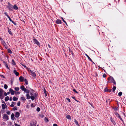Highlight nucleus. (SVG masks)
<instances>
[{
    "label": "nucleus",
    "mask_w": 126,
    "mask_h": 126,
    "mask_svg": "<svg viewBox=\"0 0 126 126\" xmlns=\"http://www.w3.org/2000/svg\"><path fill=\"white\" fill-rule=\"evenodd\" d=\"M8 5H7L6 8L7 9L10 11H13V5L9 2L8 3Z\"/></svg>",
    "instance_id": "f257e3e1"
},
{
    "label": "nucleus",
    "mask_w": 126,
    "mask_h": 126,
    "mask_svg": "<svg viewBox=\"0 0 126 126\" xmlns=\"http://www.w3.org/2000/svg\"><path fill=\"white\" fill-rule=\"evenodd\" d=\"M30 72L31 75L32 76V78L34 79L36 77V76L35 73L31 70L30 71Z\"/></svg>",
    "instance_id": "f03ea898"
},
{
    "label": "nucleus",
    "mask_w": 126,
    "mask_h": 126,
    "mask_svg": "<svg viewBox=\"0 0 126 126\" xmlns=\"http://www.w3.org/2000/svg\"><path fill=\"white\" fill-rule=\"evenodd\" d=\"M114 114L115 115H116V116L117 117H118L121 120L123 121V120L122 118L121 117V116H120L116 112H115L114 113Z\"/></svg>",
    "instance_id": "7ed1b4c3"
},
{
    "label": "nucleus",
    "mask_w": 126,
    "mask_h": 126,
    "mask_svg": "<svg viewBox=\"0 0 126 126\" xmlns=\"http://www.w3.org/2000/svg\"><path fill=\"white\" fill-rule=\"evenodd\" d=\"M3 90L2 89H0V98L1 99L3 98V97L1 98V97H2V94H3Z\"/></svg>",
    "instance_id": "20e7f679"
},
{
    "label": "nucleus",
    "mask_w": 126,
    "mask_h": 126,
    "mask_svg": "<svg viewBox=\"0 0 126 126\" xmlns=\"http://www.w3.org/2000/svg\"><path fill=\"white\" fill-rule=\"evenodd\" d=\"M34 42V43L36 44L38 46H39L40 45V43L38 41L36 40L35 38H34L33 39Z\"/></svg>",
    "instance_id": "39448f33"
},
{
    "label": "nucleus",
    "mask_w": 126,
    "mask_h": 126,
    "mask_svg": "<svg viewBox=\"0 0 126 126\" xmlns=\"http://www.w3.org/2000/svg\"><path fill=\"white\" fill-rule=\"evenodd\" d=\"M9 19V20L11 22H12L13 24H14L15 25H17L16 23V22H15L14 21H13L11 18L10 17H9V16L7 17Z\"/></svg>",
    "instance_id": "423d86ee"
},
{
    "label": "nucleus",
    "mask_w": 126,
    "mask_h": 126,
    "mask_svg": "<svg viewBox=\"0 0 126 126\" xmlns=\"http://www.w3.org/2000/svg\"><path fill=\"white\" fill-rule=\"evenodd\" d=\"M9 19V20L11 22H12L13 24H14L15 25H17L16 23V22H15L14 21H13L11 18L10 17H9V16L7 17Z\"/></svg>",
    "instance_id": "0eeeda50"
},
{
    "label": "nucleus",
    "mask_w": 126,
    "mask_h": 126,
    "mask_svg": "<svg viewBox=\"0 0 126 126\" xmlns=\"http://www.w3.org/2000/svg\"><path fill=\"white\" fill-rule=\"evenodd\" d=\"M36 96V94H34V95L32 96V95H31L30 96V98L32 100H33L35 98Z\"/></svg>",
    "instance_id": "6e6552de"
},
{
    "label": "nucleus",
    "mask_w": 126,
    "mask_h": 126,
    "mask_svg": "<svg viewBox=\"0 0 126 126\" xmlns=\"http://www.w3.org/2000/svg\"><path fill=\"white\" fill-rule=\"evenodd\" d=\"M56 23L58 24H61L62 22L61 20L57 19L56 21Z\"/></svg>",
    "instance_id": "1a4fd4ad"
},
{
    "label": "nucleus",
    "mask_w": 126,
    "mask_h": 126,
    "mask_svg": "<svg viewBox=\"0 0 126 126\" xmlns=\"http://www.w3.org/2000/svg\"><path fill=\"white\" fill-rule=\"evenodd\" d=\"M3 118L4 119H5L6 120H7L8 119V117L7 115L6 114L4 115L3 116Z\"/></svg>",
    "instance_id": "9d476101"
},
{
    "label": "nucleus",
    "mask_w": 126,
    "mask_h": 126,
    "mask_svg": "<svg viewBox=\"0 0 126 126\" xmlns=\"http://www.w3.org/2000/svg\"><path fill=\"white\" fill-rule=\"evenodd\" d=\"M13 73L16 76H18L19 74V73L17 72L16 70H14L13 71Z\"/></svg>",
    "instance_id": "9b49d317"
},
{
    "label": "nucleus",
    "mask_w": 126,
    "mask_h": 126,
    "mask_svg": "<svg viewBox=\"0 0 126 126\" xmlns=\"http://www.w3.org/2000/svg\"><path fill=\"white\" fill-rule=\"evenodd\" d=\"M20 113L18 112H16L15 114V116L16 118H18L19 117Z\"/></svg>",
    "instance_id": "f8f14e48"
},
{
    "label": "nucleus",
    "mask_w": 126,
    "mask_h": 126,
    "mask_svg": "<svg viewBox=\"0 0 126 126\" xmlns=\"http://www.w3.org/2000/svg\"><path fill=\"white\" fill-rule=\"evenodd\" d=\"M13 9H14L16 10H17L18 9V7L16 5H14L13 6Z\"/></svg>",
    "instance_id": "ddd939ff"
},
{
    "label": "nucleus",
    "mask_w": 126,
    "mask_h": 126,
    "mask_svg": "<svg viewBox=\"0 0 126 126\" xmlns=\"http://www.w3.org/2000/svg\"><path fill=\"white\" fill-rule=\"evenodd\" d=\"M108 79L109 81H111V82L114 80L113 78L111 77L108 78Z\"/></svg>",
    "instance_id": "4468645a"
},
{
    "label": "nucleus",
    "mask_w": 126,
    "mask_h": 126,
    "mask_svg": "<svg viewBox=\"0 0 126 126\" xmlns=\"http://www.w3.org/2000/svg\"><path fill=\"white\" fill-rule=\"evenodd\" d=\"M10 92L11 93L12 95H13L14 94V91L12 89H10L9 90Z\"/></svg>",
    "instance_id": "2eb2a0df"
},
{
    "label": "nucleus",
    "mask_w": 126,
    "mask_h": 126,
    "mask_svg": "<svg viewBox=\"0 0 126 126\" xmlns=\"http://www.w3.org/2000/svg\"><path fill=\"white\" fill-rule=\"evenodd\" d=\"M110 121L112 122V123L114 125H115L116 124V123L115 121L114 120L112 119V118L111 117L110 118Z\"/></svg>",
    "instance_id": "dca6fc26"
},
{
    "label": "nucleus",
    "mask_w": 126,
    "mask_h": 126,
    "mask_svg": "<svg viewBox=\"0 0 126 126\" xmlns=\"http://www.w3.org/2000/svg\"><path fill=\"white\" fill-rule=\"evenodd\" d=\"M14 116L15 115L13 113H12L11 115V118L13 120L15 119V118L14 117Z\"/></svg>",
    "instance_id": "f3484780"
},
{
    "label": "nucleus",
    "mask_w": 126,
    "mask_h": 126,
    "mask_svg": "<svg viewBox=\"0 0 126 126\" xmlns=\"http://www.w3.org/2000/svg\"><path fill=\"white\" fill-rule=\"evenodd\" d=\"M85 55L88 57V59L91 62H92L93 63V62L92 61V60L91 59L90 57L86 54L85 53Z\"/></svg>",
    "instance_id": "a211bd4d"
},
{
    "label": "nucleus",
    "mask_w": 126,
    "mask_h": 126,
    "mask_svg": "<svg viewBox=\"0 0 126 126\" xmlns=\"http://www.w3.org/2000/svg\"><path fill=\"white\" fill-rule=\"evenodd\" d=\"M20 89L23 91H25V90H26V88L24 87L23 86H21L20 87Z\"/></svg>",
    "instance_id": "6ab92c4d"
},
{
    "label": "nucleus",
    "mask_w": 126,
    "mask_h": 126,
    "mask_svg": "<svg viewBox=\"0 0 126 126\" xmlns=\"http://www.w3.org/2000/svg\"><path fill=\"white\" fill-rule=\"evenodd\" d=\"M19 80L20 81L22 82L23 81V80H24V79H23L24 78L23 77L21 76L19 78Z\"/></svg>",
    "instance_id": "aec40b11"
},
{
    "label": "nucleus",
    "mask_w": 126,
    "mask_h": 126,
    "mask_svg": "<svg viewBox=\"0 0 126 126\" xmlns=\"http://www.w3.org/2000/svg\"><path fill=\"white\" fill-rule=\"evenodd\" d=\"M8 31L9 33L11 35H13V33L11 31V30L9 29H8Z\"/></svg>",
    "instance_id": "412c9836"
},
{
    "label": "nucleus",
    "mask_w": 126,
    "mask_h": 126,
    "mask_svg": "<svg viewBox=\"0 0 126 126\" xmlns=\"http://www.w3.org/2000/svg\"><path fill=\"white\" fill-rule=\"evenodd\" d=\"M0 40H1V42L2 43V44L4 45V47L5 46V45H6V44L5 42L3 40L2 38H0Z\"/></svg>",
    "instance_id": "4be33fe9"
},
{
    "label": "nucleus",
    "mask_w": 126,
    "mask_h": 126,
    "mask_svg": "<svg viewBox=\"0 0 126 126\" xmlns=\"http://www.w3.org/2000/svg\"><path fill=\"white\" fill-rule=\"evenodd\" d=\"M6 106V105H5L4 104H2V109H3L4 110L5 109V106Z\"/></svg>",
    "instance_id": "5701e85b"
},
{
    "label": "nucleus",
    "mask_w": 126,
    "mask_h": 126,
    "mask_svg": "<svg viewBox=\"0 0 126 126\" xmlns=\"http://www.w3.org/2000/svg\"><path fill=\"white\" fill-rule=\"evenodd\" d=\"M3 63L6 66L7 68L8 69H9L8 66L7 64V63L5 62H3Z\"/></svg>",
    "instance_id": "b1692460"
},
{
    "label": "nucleus",
    "mask_w": 126,
    "mask_h": 126,
    "mask_svg": "<svg viewBox=\"0 0 126 126\" xmlns=\"http://www.w3.org/2000/svg\"><path fill=\"white\" fill-rule=\"evenodd\" d=\"M66 118L69 119H71V117L69 115H67L66 116Z\"/></svg>",
    "instance_id": "393cba45"
},
{
    "label": "nucleus",
    "mask_w": 126,
    "mask_h": 126,
    "mask_svg": "<svg viewBox=\"0 0 126 126\" xmlns=\"http://www.w3.org/2000/svg\"><path fill=\"white\" fill-rule=\"evenodd\" d=\"M27 98L28 99H29L30 98V96L29 93L27 94L26 95Z\"/></svg>",
    "instance_id": "a878e982"
},
{
    "label": "nucleus",
    "mask_w": 126,
    "mask_h": 126,
    "mask_svg": "<svg viewBox=\"0 0 126 126\" xmlns=\"http://www.w3.org/2000/svg\"><path fill=\"white\" fill-rule=\"evenodd\" d=\"M18 99V98L15 96H14L13 97V100L14 101H16Z\"/></svg>",
    "instance_id": "bb28decb"
},
{
    "label": "nucleus",
    "mask_w": 126,
    "mask_h": 126,
    "mask_svg": "<svg viewBox=\"0 0 126 126\" xmlns=\"http://www.w3.org/2000/svg\"><path fill=\"white\" fill-rule=\"evenodd\" d=\"M74 122L76 125L79 126V124L78 123V122L77 121L76 119L74 120Z\"/></svg>",
    "instance_id": "cd10ccee"
},
{
    "label": "nucleus",
    "mask_w": 126,
    "mask_h": 126,
    "mask_svg": "<svg viewBox=\"0 0 126 126\" xmlns=\"http://www.w3.org/2000/svg\"><path fill=\"white\" fill-rule=\"evenodd\" d=\"M9 97L8 96H7L5 97V100L6 101H7L9 100Z\"/></svg>",
    "instance_id": "c85d7f7f"
},
{
    "label": "nucleus",
    "mask_w": 126,
    "mask_h": 126,
    "mask_svg": "<svg viewBox=\"0 0 126 126\" xmlns=\"http://www.w3.org/2000/svg\"><path fill=\"white\" fill-rule=\"evenodd\" d=\"M4 87L5 89H7L8 88L7 85L6 84L4 85Z\"/></svg>",
    "instance_id": "c756f323"
},
{
    "label": "nucleus",
    "mask_w": 126,
    "mask_h": 126,
    "mask_svg": "<svg viewBox=\"0 0 126 126\" xmlns=\"http://www.w3.org/2000/svg\"><path fill=\"white\" fill-rule=\"evenodd\" d=\"M12 63L14 65H15L16 64L14 61L13 60H12Z\"/></svg>",
    "instance_id": "7c9ffc66"
},
{
    "label": "nucleus",
    "mask_w": 126,
    "mask_h": 126,
    "mask_svg": "<svg viewBox=\"0 0 126 126\" xmlns=\"http://www.w3.org/2000/svg\"><path fill=\"white\" fill-rule=\"evenodd\" d=\"M15 90L16 91H18L19 90V88L18 87H16L15 88Z\"/></svg>",
    "instance_id": "2f4dec72"
},
{
    "label": "nucleus",
    "mask_w": 126,
    "mask_h": 126,
    "mask_svg": "<svg viewBox=\"0 0 126 126\" xmlns=\"http://www.w3.org/2000/svg\"><path fill=\"white\" fill-rule=\"evenodd\" d=\"M116 89V87L115 86H114L112 88V91L113 92H114L115 90Z\"/></svg>",
    "instance_id": "473e14b6"
},
{
    "label": "nucleus",
    "mask_w": 126,
    "mask_h": 126,
    "mask_svg": "<svg viewBox=\"0 0 126 126\" xmlns=\"http://www.w3.org/2000/svg\"><path fill=\"white\" fill-rule=\"evenodd\" d=\"M26 93L28 94L29 93V91L26 89V90H25V91H24Z\"/></svg>",
    "instance_id": "72a5a7b5"
},
{
    "label": "nucleus",
    "mask_w": 126,
    "mask_h": 126,
    "mask_svg": "<svg viewBox=\"0 0 126 126\" xmlns=\"http://www.w3.org/2000/svg\"><path fill=\"white\" fill-rule=\"evenodd\" d=\"M24 81H25V83L26 84H28V81H27V79H24Z\"/></svg>",
    "instance_id": "f704fd0d"
},
{
    "label": "nucleus",
    "mask_w": 126,
    "mask_h": 126,
    "mask_svg": "<svg viewBox=\"0 0 126 126\" xmlns=\"http://www.w3.org/2000/svg\"><path fill=\"white\" fill-rule=\"evenodd\" d=\"M21 99L23 101H25L26 100V99L25 98L23 97H21Z\"/></svg>",
    "instance_id": "c9c22d12"
},
{
    "label": "nucleus",
    "mask_w": 126,
    "mask_h": 126,
    "mask_svg": "<svg viewBox=\"0 0 126 126\" xmlns=\"http://www.w3.org/2000/svg\"><path fill=\"white\" fill-rule=\"evenodd\" d=\"M8 52L10 53V54H12V52L11 51V50L9 49H8L7 50Z\"/></svg>",
    "instance_id": "e433bc0d"
},
{
    "label": "nucleus",
    "mask_w": 126,
    "mask_h": 126,
    "mask_svg": "<svg viewBox=\"0 0 126 126\" xmlns=\"http://www.w3.org/2000/svg\"><path fill=\"white\" fill-rule=\"evenodd\" d=\"M62 19V20L63 21V22H64L66 24V25H67V23H66V22L63 19V17H62L61 18Z\"/></svg>",
    "instance_id": "4c0bfd02"
},
{
    "label": "nucleus",
    "mask_w": 126,
    "mask_h": 126,
    "mask_svg": "<svg viewBox=\"0 0 126 126\" xmlns=\"http://www.w3.org/2000/svg\"><path fill=\"white\" fill-rule=\"evenodd\" d=\"M122 92H120L118 93V95L119 96H121L122 95Z\"/></svg>",
    "instance_id": "58836bf2"
},
{
    "label": "nucleus",
    "mask_w": 126,
    "mask_h": 126,
    "mask_svg": "<svg viewBox=\"0 0 126 126\" xmlns=\"http://www.w3.org/2000/svg\"><path fill=\"white\" fill-rule=\"evenodd\" d=\"M13 109L14 110H17V108L16 107H15L13 108Z\"/></svg>",
    "instance_id": "ea45409f"
},
{
    "label": "nucleus",
    "mask_w": 126,
    "mask_h": 126,
    "mask_svg": "<svg viewBox=\"0 0 126 126\" xmlns=\"http://www.w3.org/2000/svg\"><path fill=\"white\" fill-rule=\"evenodd\" d=\"M40 108L39 107H38L37 109V111H40Z\"/></svg>",
    "instance_id": "a19ab883"
},
{
    "label": "nucleus",
    "mask_w": 126,
    "mask_h": 126,
    "mask_svg": "<svg viewBox=\"0 0 126 126\" xmlns=\"http://www.w3.org/2000/svg\"><path fill=\"white\" fill-rule=\"evenodd\" d=\"M17 105L18 106H19L20 105V101H18L17 103Z\"/></svg>",
    "instance_id": "79ce46f5"
},
{
    "label": "nucleus",
    "mask_w": 126,
    "mask_h": 126,
    "mask_svg": "<svg viewBox=\"0 0 126 126\" xmlns=\"http://www.w3.org/2000/svg\"><path fill=\"white\" fill-rule=\"evenodd\" d=\"M113 83H114L115 84H116V83L115 81L114 80L113 81H112Z\"/></svg>",
    "instance_id": "37998d69"
},
{
    "label": "nucleus",
    "mask_w": 126,
    "mask_h": 126,
    "mask_svg": "<svg viewBox=\"0 0 126 126\" xmlns=\"http://www.w3.org/2000/svg\"><path fill=\"white\" fill-rule=\"evenodd\" d=\"M73 91H74V92H75L76 93H78V92L76 91V90L75 89H74L73 90Z\"/></svg>",
    "instance_id": "c03bdc74"
},
{
    "label": "nucleus",
    "mask_w": 126,
    "mask_h": 126,
    "mask_svg": "<svg viewBox=\"0 0 126 126\" xmlns=\"http://www.w3.org/2000/svg\"><path fill=\"white\" fill-rule=\"evenodd\" d=\"M0 76L2 78H5V77H4V76L2 75H0Z\"/></svg>",
    "instance_id": "a18cd8bd"
},
{
    "label": "nucleus",
    "mask_w": 126,
    "mask_h": 126,
    "mask_svg": "<svg viewBox=\"0 0 126 126\" xmlns=\"http://www.w3.org/2000/svg\"><path fill=\"white\" fill-rule=\"evenodd\" d=\"M4 14L6 16H7V17L9 16L7 13L5 12L4 13Z\"/></svg>",
    "instance_id": "49530a36"
},
{
    "label": "nucleus",
    "mask_w": 126,
    "mask_h": 126,
    "mask_svg": "<svg viewBox=\"0 0 126 126\" xmlns=\"http://www.w3.org/2000/svg\"><path fill=\"white\" fill-rule=\"evenodd\" d=\"M104 90L105 92H107V91H108V90L107 88H106L104 89Z\"/></svg>",
    "instance_id": "de8ad7c7"
},
{
    "label": "nucleus",
    "mask_w": 126,
    "mask_h": 126,
    "mask_svg": "<svg viewBox=\"0 0 126 126\" xmlns=\"http://www.w3.org/2000/svg\"><path fill=\"white\" fill-rule=\"evenodd\" d=\"M66 99L69 102H70V100L69 98H66Z\"/></svg>",
    "instance_id": "09e8293b"
},
{
    "label": "nucleus",
    "mask_w": 126,
    "mask_h": 126,
    "mask_svg": "<svg viewBox=\"0 0 126 126\" xmlns=\"http://www.w3.org/2000/svg\"><path fill=\"white\" fill-rule=\"evenodd\" d=\"M106 75L105 74H104L103 75V77L104 78H105L106 77Z\"/></svg>",
    "instance_id": "8fccbe9b"
},
{
    "label": "nucleus",
    "mask_w": 126,
    "mask_h": 126,
    "mask_svg": "<svg viewBox=\"0 0 126 126\" xmlns=\"http://www.w3.org/2000/svg\"><path fill=\"white\" fill-rule=\"evenodd\" d=\"M7 113L8 115H10V111H8L7 112Z\"/></svg>",
    "instance_id": "3c124183"
},
{
    "label": "nucleus",
    "mask_w": 126,
    "mask_h": 126,
    "mask_svg": "<svg viewBox=\"0 0 126 126\" xmlns=\"http://www.w3.org/2000/svg\"><path fill=\"white\" fill-rule=\"evenodd\" d=\"M15 126H20L19 125H18L17 124L15 123Z\"/></svg>",
    "instance_id": "603ef678"
},
{
    "label": "nucleus",
    "mask_w": 126,
    "mask_h": 126,
    "mask_svg": "<svg viewBox=\"0 0 126 126\" xmlns=\"http://www.w3.org/2000/svg\"><path fill=\"white\" fill-rule=\"evenodd\" d=\"M9 100L10 101H11L12 100V97H11L10 98V99H9Z\"/></svg>",
    "instance_id": "864d4df0"
},
{
    "label": "nucleus",
    "mask_w": 126,
    "mask_h": 126,
    "mask_svg": "<svg viewBox=\"0 0 126 126\" xmlns=\"http://www.w3.org/2000/svg\"><path fill=\"white\" fill-rule=\"evenodd\" d=\"M53 126H58V125L57 124H53Z\"/></svg>",
    "instance_id": "5fc2aeb1"
},
{
    "label": "nucleus",
    "mask_w": 126,
    "mask_h": 126,
    "mask_svg": "<svg viewBox=\"0 0 126 126\" xmlns=\"http://www.w3.org/2000/svg\"><path fill=\"white\" fill-rule=\"evenodd\" d=\"M4 95L5 96H6L7 95V93H6V92H5L4 93Z\"/></svg>",
    "instance_id": "6e6d98bb"
},
{
    "label": "nucleus",
    "mask_w": 126,
    "mask_h": 126,
    "mask_svg": "<svg viewBox=\"0 0 126 126\" xmlns=\"http://www.w3.org/2000/svg\"><path fill=\"white\" fill-rule=\"evenodd\" d=\"M114 110H118V108H115L114 109Z\"/></svg>",
    "instance_id": "4d7b16f0"
},
{
    "label": "nucleus",
    "mask_w": 126,
    "mask_h": 126,
    "mask_svg": "<svg viewBox=\"0 0 126 126\" xmlns=\"http://www.w3.org/2000/svg\"><path fill=\"white\" fill-rule=\"evenodd\" d=\"M10 106L11 107H14V105L13 104H12Z\"/></svg>",
    "instance_id": "13d9d810"
},
{
    "label": "nucleus",
    "mask_w": 126,
    "mask_h": 126,
    "mask_svg": "<svg viewBox=\"0 0 126 126\" xmlns=\"http://www.w3.org/2000/svg\"><path fill=\"white\" fill-rule=\"evenodd\" d=\"M31 107H33L34 106H33V104H31Z\"/></svg>",
    "instance_id": "bf43d9fd"
},
{
    "label": "nucleus",
    "mask_w": 126,
    "mask_h": 126,
    "mask_svg": "<svg viewBox=\"0 0 126 126\" xmlns=\"http://www.w3.org/2000/svg\"><path fill=\"white\" fill-rule=\"evenodd\" d=\"M10 92H8L7 93V94H10Z\"/></svg>",
    "instance_id": "052dcab7"
},
{
    "label": "nucleus",
    "mask_w": 126,
    "mask_h": 126,
    "mask_svg": "<svg viewBox=\"0 0 126 126\" xmlns=\"http://www.w3.org/2000/svg\"><path fill=\"white\" fill-rule=\"evenodd\" d=\"M71 54L72 55H73V52L72 51H71Z\"/></svg>",
    "instance_id": "680f3d73"
},
{
    "label": "nucleus",
    "mask_w": 126,
    "mask_h": 126,
    "mask_svg": "<svg viewBox=\"0 0 126 126\" xmlns=\"http://www.w3.org/2000/svg\"><path fill=\"white\" fill-rule=\"evenodd\" d=\"M20 94V93L19 92H17V94Z\"/></svg>",
    "instance_id": "e2e57ef3"
},
{
    "label": "nucleus",
    "mask_w": 126,
    "mask_h": 126,
    "mask_svg": "<svg viewBox=\"0 0 126 126\" xmlns=\"http://www.w3.org/2000/svg\"><path fill=\"white\" fill-rule=\"evenodd\" d=\"M111 90H109L108 91H109V92H110L111 91Z\"/></svg>",
    "instance_id": "0e129e2a"
},
{
    "label": "nucleus",
    "mask_w": 126,
    "mask_h": 126,
    "mask_svg": "<svg viewBox=\"0 0 126 126\" xmlns=\"http://www.w3.org/2000/svg\"><path fill=\"white\" fill-rule=\"evenodd\" d=\"M30 95H32V96H33L34 95V94H33L32 93H31L30 94Z\"/></svg>",
    "instance_id": "69168bd1"
},
{
    "label": "nucleus",
    "mask_w": 126,
    "mask_h": 126,
    "mask_svg": "<svg viewBox=\"0 0 126 126\" xmlns=\"http://www.w3.org/2000/svg\"><path fill=\"white\" fill-rule=\"evenodd\" d=\"M15 103L14 102H12V104H14Z\"/></svg>",
    "instance_id": "338daca9"
},
{
    "label": "nucleus",
    "mask_w": 126,
    "mask_h": 126,
    "mask_svg": "<svg viewBox=\"0 0 126 126\" xmlns=\"http://www.w3.org/2000/svg\"><path fill=\"white\" fill-rule=\"evenodd\" d=\"M41 117H43V115H42L40 116Z\"/></svg>",
    "instance_id": "774afa93"
}]
</instances>
